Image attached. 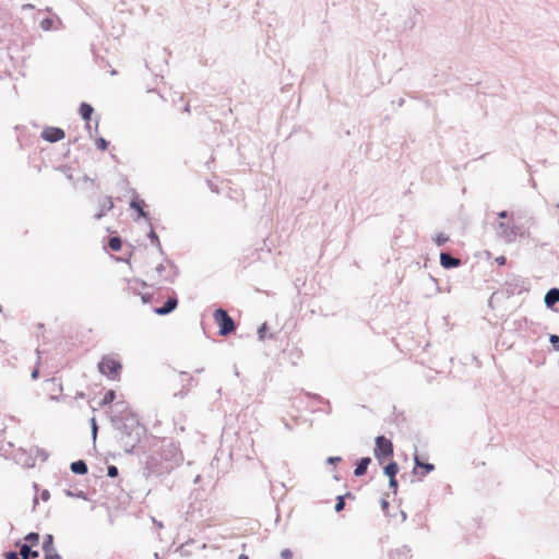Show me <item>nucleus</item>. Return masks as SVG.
<instances>
[{
  "label": "nucleus",
  "mask_w": 559,
  "mask_h": 559,
  "mask_svg": "<svg viewBox=\"0 0 559 559\" xmlns=\"http://www.w3.org/2000/svg\"><path fill=\"white\" fill-rule=\"evenodd\" d=\"M115 429L119 431L120 442L127 453H131L132 449L139 442V427L132 419L130 423L122 421L119 417H111Z\"/></svg>",
  "instance_id": "nucleus-1"
},
{
  "label": "nucleus",
  "mask_w": 559,
  "mask_h": 559,
  "mask_svg": "<svg viewBox=\"0 0 559 559\" xmlns=\"http://www.w3.org/2000/svg\"><path fill=\"white\" fill-rule=\"evenodd\" d=\"M214 320L217 323L219 330L218 334L226 336L235 330V322L231 317L224 309L219 308L214 311Z\"/></svg>",
  "instance_id": "nucleus-2"
},
{
  "label": "nucleus",
  "mask_w": 559,
  "mask_h": 559,
  "mask_svg": "<svg viewBox=\"0 0 559 559\" xmlns=\"http://www.w3.org/2000/svg\"><path fill=\"white\" fill-rule=\"evenodd\" d=\"M121 364L109 356L103 357L98 364L99 372L111 380L119 378Z\"/></svg>",
  "instance_id": "nucleus-3"
},
{
  "label": "nucleus",
  "mask_w": 559,
  "mask_h": 559,
  "mask_svg": "<svg viewBox=\"0 0 559 559\" xmlns=\"http://www.w3.org/2000/svg\"><path fill=\"white\" fill-rule=\"evenodd\" d=\"M519 234L520 227L509 222H500L497 226V235L508 243L515 241Z\"/></svg>",
  "instance_id": "nucleus-4"
},
{
  "label": "nucleus",
  "mask_w": 559,
  "mask_h": 559,
  "mask_svg": "<svg viewBox=\"0 0 559 559\" xmlns=\"http://www.w3.org/2000/svg\"><path fill=\"white\" fill-rule=\"evenodd\" d=\"M393 454V444L384 436L376 438L374 455L377 459L391 456Z\"/></svg>",
  "instance_id": "nucleus-5"
},
{
  "label": "nucleus",
  "mask_w": 559,
  "mask_h": 559,
  "mask_svg": "<svg viewBox=\"0 0 559 559\" xmlns=\"http://www.w3.org/2000/svg\"><path fill=\"white\" fill-rule=\"evenodd\" d=\"M64 135L66 134L62 129L55 127L46 128L41 133L43 139L50 143H55L62 140Z\"/></svg>",
  "instance_id": "nucleus-6"
},
{
  "label": "nucleus",
  "mask_w": 559,
  "mask_h": 559,
  "mask_svg": "<svg viewBox=\"0 0 559 559\" xmlns=\"http://www.w3.org/2000/svg\"><path fill=\"white\" fill-rule=\"evenodd\" d=\"M178 305V299L176 297H169L162 307L155 308L154 312L158 316H166L173 312Z\"/></svg>",
  "instance_id": "nucleus-7"
},
{
  "label": "nucleus",
  "mask_w": 559,
  "mask_h": 559,
  "mask_svg": "<svg viewBox=\"0 0 559 559\" xmlns=\"http://www.w3.org/2000/svg\"><path fill=\"white\" fill-rule=\"evenodd\" d=\"M164 456L166 460L173 461L175 464H179L182 461V455L179 449L170 443L167 449L164 450Z\"/></svg>",
  "instance_id": "nucleus-8"
},
{
  "label": "nucleus",
  "mask_w": 559,
  "mask_h": 559,
  "mask_svg": "<svg viewBox=\"0 0 559 559\" xmlns=\"http://www.w3.org/2000/svg\"><path fill=\"white\" fill-rule=\"evenodd\" d=\"M440 264L444 269H453L461 264V260L452 257L450 253L441 252L440 253Z\"/></svg>",
  "instance_id": "nucleus-9"
},
{
  "label": "nucleus",
  "mask_w": 559,
  "mask_h": 559,
  "mask_svg": "<svg viewBox=\"0 0 559 559\" xmlns=\"http://www.w3.org/2000/svg\"><path fill=\"white\" fill-rule=\"evenodd\" d=\"M546 307L551 308L555 304L559 302V288L549 289L544 298Z\"/></svg>",
  "instance_id": "nucleus-10"
},
{
  "label": "nucleus",
  "mask_w": 559,
  "mask_h": 559,
  "mask_svg": "<svg viewBox=\"0 0 559 559\" xmlns=\"http://www.w3.org/2000/svg\"><path fill=\"white\" fill-rule=\"evenodd\" d=\"M370 463V457H361L356 464L354 475L357 477L365 475Z\"/></svg>",
  "instance_id": "nucleus-11"
},
{
  "label": "nucleus",
  "mask_w": 559,
  "mask_h": 559,
  "mask_svg": "<svg viewBox=\"0 0 559 559\" xmlns=\"http://www.w3.org/2000/svg\"><path fill=\"white\" fill-rule=\"evenodd\" d=\"M71 472L79 475H85L88 471L87 464L83 460L72 462L70 465Z\"/></svg>",
  "instance_id": "nucleus-12"
},
{
  "label": "nucleus",
  "mask_w": 559,
  "mask_h": 559,
  "mask_svg": "<svg viewBox=\"0 0 559 559\" xmlns=\"http://www.w3.org/2000/svg\"><path fill=\"white\" fill-rule=\"evenodd\" d=\"M20 556L22 557V559H29L31 557L36 558L38 557V551L33 550L31 545L24 543L20 545Z\"/></svg>",
  "instance_id": "nucleus-13"
},
{
  "label": "nucleus",
  "mask_w": 559,
  "mask_h": 559,
  "mask_svg": "<svg viewBox=\"0 0 559 559\" xmlns=\"http://www.w3.org/2000/svg\"><path fill=\"white\" fill-rule=\"evenodd\" d=\"M414 462H415L416 467H420L424 469V473L421 474V476H425L426 474H428L435 469L433 464L421 462L417 454H415V456H414Z\"/></svg>",
  "instance_id": "nucleus-14"
},
{
  "label": "nucleus",
  "mask_w": 559,
  "mask_h": 559,
  "mask_svg": "<svg viewBox=\"0 0 559 559\" xmlns=\"http://www.w3.org/2000/svg\"><path fill=\"white\" fill-rule=\"evenodd\" d=\"M93 107L87 104V103H82L80 105V115L82 117V119H84L85 121H88L93 115Z\"/></svg>",
  "instance_id": "nucleus-15"
},
{
  "label": "nucleus",
  "mask_w": 559,
  "mask_h": 559,
  "mask_svg": "<svg viewBox=\"0 0 559 559\" xmlns=\"http://www.w3.org/2000/svg\"><path fill=\"white\" fill-rule=\"evenodd\" d=\"M114 207V202L110 197H107L104 199V202L102 204V210L98 214H96V219L102 218L106 212L110 211Z\"/></svg>",
  "instance_id": "nucleus-16"
},
{
  "label": "nucleus",
  "mask_w": 559,
  "mask_h": 559,
  "mask_svg": "<svg viewBox=\"0 0 559 559\" xmlns=\"http://www.w3.org/2000/svg\"><path fill=\"white\" fill-rule=\"evenodd\" d=\"M57 23L58 25L61 24V21L59 19H57ZM40 27L44 29V31H51L53 28H58V26H56V21L51 17H46L41 22H40Z\"/></svg>",
  "instance_id": "nucleus-17"
},
{
  "label": "nucleus",
  "mask_w": 559,
  "mask_h": 559,
  "mask_svg": "<svg viewBox=\"0 0 559 559\" xmlns=\"http://www.w3.org/2000/svg\"><path fill=\"white\" fill-rule=\"evenodd\" d=\"M115 399H116V392L114 390H108L105 393L103 400L98 403V406L104 407V406L112 403L115 401Z\"/></svg>",
  "instance_id": "nucleus-18"
},
{
  "label": "nucleus",
  "mask_w": 559,
  "mask_h": 559,
  "mask_svg": "<svg viewBox=\"0 0 559 559\" xmlns=\"http://www.w3.org/2000/svg\"><path fill=\"white\" fill-rule=\"evenodd\" d=\"M399 472V465L395 463V462H390L385 467H384V474L389 477V478H392V477H395L396 474Z\"/></svg>",
  "instance_id": "nucleus-19"
},
{
  "label": "nucleus",
  "mask_w": 559,
  "mask_h": 559,
  "mask_svg": "<svg viewBox=\"0 0 559 559\" xmlns=\"http://www.w3.org/2000/svg\"><path fill=\"white\" fill-rule=\"evenodd\" d=\"M142 203H143V201H139V200L133 199L130 202V207L136 210L140 216L146 218L147 217V213L144 212V210L142 207Z\"/></svg>",
  "instance_id": "nucleus-20"
},
{
  "label": "nucleus",
  "mask_w": 559,
  "mask_h": 559,
  "mask_svg": "<svg viewBox=\"0 0 559 559\" xmlns=\"http://www.w3.org/2000/svg\"><path fill=\"white\" fill-rule=\"evenodd\" d=\"M43 550L44 552L55 551L52 535H46L45 540L43 543Z\"/></svg>",
  "instance_id": "nucleus-21"
},
{
  "label": "nucleus",
  "mask_w": 559,
  "mask_h": 559,
  "mask_svg": "<svg viewBox=\"0 0 559 559\" xmlns=\"http://www.w3.org/2000/svg\"><path fill=\"white\" fill-rule=\"evenodd\" d=\"M122 241L119 237H111L108 241V246L112 251H119L121 249Z\"/></svg>",
  "instance_id": "nucleus-22"
},
{
  "label": "nucleus",
  "mask_w": 559,
  "mask_h": 559,
  "mask_svg": "<svg viewBox=\"0 0 559 559\" xmlns=\"http://www.w3.org/2000/svg\"><path fill=\"white\" fill-rule=\"evenodd\" d=\"M25 542L31 544L32 546L37 545L39 542V535L37 533H28L25 536Z\"/></svg>",
  "instance_id": "nucleus-23"
},
{
  "label": "nucleus",
  "mask_w": 559,
  "mask_h": 559,
  "mask_svg": "<svg viewBox=\"0 0 559 559\" xmlns=\"http://www.w3.org/2000/svg\"><path fill=\"white\" fill-rule=\"evenodd\" d=\"M449 240L448 236H445L444 234H439L437 235V237L435 238V241L438 246H443L447 241Z\"/></svg>",
  "instance_id": "nucleus-24"
},
{
  "label": "nucleus",
  "mask_w": 559,
  "mask_h": 559,
  "mask_svg": "<svg viewBox=\"0 0 559 559\" xmlns=\"http://www.w3.org/2000/svg\"><path fill=\"white\" fill-rule=\"evenodd\" d=\"M345 507L344 496H338L335 504V511L341 512Z\"/></svg>",
  "instance_id": "nucleus-25"
},
{
  "label": "nucleus",
  "mask_w": 559,
  "mask_h": 559,
  "mask_svg": "<svg viewBox=\"0 0 559 559\" xmlns=\"http://www.w3.org/2000/svg\"><path fill=\"white\" fill-rule=\"evenodd\" d=\"M266 330H267V325H266V323H263V324L259 328V330H258V335H259V340H260V341H264V340H265V337H266V336H265V332H266Z\"/></svg>",
  "instance_id": "nucleus-26"
},
{
  "label": "nucleus",
  "mask_w": 559,
  "mask_h": 559,
  "mask_svg": "<svg viewBox=\"0 0 559 559\" xmlns=\"http://www.w3.org/2000/svg\"><path fill=\"white\" fill-rule=\"evenodd\" d=\"M96 146L97 148H99L100 151H105L107 147H108V142L103 139V138H99L97 141H96Z\"/></svg>",
  "instance_id": "nucleus-27"
},
{
  "label": "nucleus",
  "mask_w": 559,
  "mask_h": 559,
  "mask_svg": "<svg viewBox=\"0 0 559 559\" xmlns=\"http://www.w3.org/2000/svg\"><path fill=\"white\" fill-rule=\"evenodd\" d=\"M107 475H108L109 477H112V478H114V477H117V476H118V468H117V466H115V465H109V466L107 467Z\"/></svg>",
  "instance_id": "nucleus-28"
},
{
  "label": "nucleus",
  "mask_w": 559,
  "mask_h": 559,
  "mask_svg": "<svg viewBox=\"0 0 559 559\" xmlns=\"http://www.w3.org/2000/svg\"><path fill=\"white\" fill-rule=\"evenodd\" d=\"M148 237L152 240V242L155 243L160 249V242H159L158 236L156 235V233L154 230L150 231Z\"/></svg>",
  "instance_id": "nucleus-29"
},
{
  "label": "nucleus",
  "mask_w": 559,
  "mask_h": 559,
  "mask_svg": "<svg viewBox=\"0 0 559 559\" xmlns=\"http://www.w3.org/2000/svg\"><path fill=\"white\" fill-rule=\"evenodd\" d=\"M45 554V559H61L60 555H58L55 551H48V552H44Z\"/></svg>",
  "instance_id": "nucleus-30"
},
{
  "label": "nucleus",
  "mask_w": 559,
  "mask_h": 559,
  "mask_svg": "<svg viewBox=\"0 0 559 559\" xmlns=\"http://www.w3.org/2000/svg\"><path fill=\"white\" fill-rule=\"evenodd\" d=\"M281 558L282 559H292L293 558V552L289 549H283L281 551Z\"/></svg>",
  "instance_id": "nucleus-31"
},
{
  "label": "nucleus",
  "mask_w": 559,
  "mask_h": 559,
  "mask_svg": "<svg viewBox=\"0 0 559 559\" xmlns=\"http://www.w3.org/2000/svg\"><path fill=\"white\" fill-rule=\"evenodd\" d=\"M91 425H92V435H93V438L95 439L97 436V425H96L95 418L91 419Z\"/></svg>",
  "instance_id": "nucleus-32"
},
{
  "label": "nucleus",
  "mask_w": 559,
  "mask_h": 559,
  "mask_svg": "<svg viewBox=\"0 0 559 559\" xmlns=\"http://www.w3.org/2000/svg\"><path fill=\"white\" fill-rule=\"evenodd\" d=\"M5 558L7 559H22V557L20 558V552L16 554L14 551H9L7 555H5Z\"/></svg>",
  "instance_id": "nucleus-33"
},
{
  "label": "nucleus",
  "mask_w": 559,
  "mask_h": 559,
  "mask_svg": "<svg viewBox=\"0 0 559 559\" xmlns=\"http://www.w3.org/2000/svg\"><path fill=\"white\" fill-rule=\"evenodd\" d=\"M550 343L558 348L559 346V336L558 335H550Z\"/></svg>",
  "instance_id": "nucleus-34"
},
{
  "label": "nucleus",
  "mask_w": 559,
  "mask_h": 559,
  "mask_svg": "<svg viewBox=\"0 0 559 559\" xmlns=\"http://www.w3.org/2000/svg\"><path fill=\"white\" fill-rule=\"evenodd\" d=\"M389 486H390V488H392L394 491H396V489H397V480L395 479V477L390 478V480H389Z\"/></svg>",
  "instance_id": "nucleus-35"
},
{
  "label": "nucleus",
  "mask_w": 559,
  "mask_h": 559,
  "mask_svg": "<svg viewBox=\"0 0 559 559\" xmlns=\"http://www.w3.org/2000/svg\"><path fill=\"white\" fill-rule=\"evenodd\" d=\"M340 461H341V457H340V456H330V457H328L326 463H329V464H335V463H337V462H340Z\"/></svg>",
  "instance_id": "nucleus-36"
},
{
  "label": "nucleus",
  "mask_w": 559,
  "mask_h": 559,
  "mask_svg": "<svg viewBox=\"0 0 559 559\" xmlns=\"http://www.w3.org/2000/svg\"><path fill=\"white\" fill-rule=\"evenodd\" d=\"M189 390H185L182 389L181 391H179L178 393H175L174 396L177 397V396H180V397H183L187 393H188Z\"/></svg>",
  "instance_id": "nucleus-37"
},
{
  "label": "nucleus",
  "mask_w": 559,
  "mask_h": 559,
  "mask_svg": "<svg viewBox=\"0 0 559 559\" xmlns=\"http://www.w3.org/2000/svg\"><path fill=\"white\" fill-rule=\"evenodd\" d=\"M40 497H41L43 500L47 501L49 499V497H50L49 491L48 490H44L41 492Z\"/></svg>",
  "instance_id": "nucleus-38"
},
{
  "label": "nucleus",
  "mask_w": 559,
  "mask_h": 559,
  "mask_svg": "<svg viewBox=\"0 0 559 559\" xmlns=\"http://www.w3.org/2000/svg\"><path fill=\"white\" fill-rule=\"evenodd\" d=\"M496 262L499 264V265H503L506 263V257L501 255V257H498L496 259Z\"/></svg>",
  "instance_id": "nucleus-39"
},
{
  "label": "nucleus",
  "mask_w": 559,
  "mask_h": 559,
  "mask_svg": "<svg viewBox=\"0 0 559 559\" xmlns=\"http://www.w3.org/2000/svg\"><path fill=\"white\" fill-rule=\"evenodd\" d=\"M381 507L383 511H386V509L389 508V502L385 499H382Z\"/></svg>",
  "instance_id": "nucleus-40"
},
{
  "label": "nucleus",
  "mask_w": 559,
  "mask_h": 559,
  "mask_svg": "<svg viewBox=\"0 0 559 559\" xmlns=\"http://www.w3.org/2000/svg\"><path fill=\"white\" fill-rule=\"evenodd\" d=\"M499 218H507L509 216V213L507 211H502L498 214Z\"/></svg>",
  "instance_id": "nucleus-41"
},
{
  "label": "nucleus",
  "mask_w": 559,
  "mask_h": 559,
  "mask_svg": "<svg viewBox=\"0 0 559 559\" xmlns=\"http://www.w3.org/2000/svg\"><path fill=\"white\" fill-rule=\"evenodd\" d=\"M31 9H34V5L31 3H26V4L22 5V10H31Z\"/></svg>",
  "instance_id": "nucleus-42"
},
{
  "label": "nucleus",
  "mask_w": 559,
  "mask_h": 559,
  "mask_svg": "<svg viewBox=\"0 0 559 559\" xmlns=\"http://www.w3.org/2000/svg\"><path fill=\"white\" fill-rule=\"evenodd\" d=\"M155 270L158 274H160L165 270V266L163 264H158Z\"/></svg>",
  "instance_id": "nucleus-43"
},
{
  "label": "nucleus",
  "mask_w": 559,
  "mask_h": 559,
  "mask_svg": "<svg viewBox=\"0 0 559 559\" xmlns=\"http://www.w3.org/2000/svg\"><path fill=\"white\" fill-rule=\"evenodd\" d=\"M150 299H151V296H150V295H142V301H143L144 304L148 302V301H150Z\"/></svg>",
  "instance_id": "nucleus-44"
},
{
  "label": "nucleus",
  "mask_w": 559,
  "mask_h": 559,
  "mask_svg": "<svg viewBox=\"0 0 559 559\" xmlns=\"http://www.w3.org/2000/svg\"><path fill=\"white\" fill-rule=\"evenodd\" d=\"M38 373H39L38 369L33 370V372L31 374L32 379H34V380L37 379L38 378Z\"/></svg>",
  "instance_id": "nucleus-45"
},
{
  "label": "nucleus",
  "mask_w": 559,
  "mask_h": 559,
  "mask_svg": "<svg viewBox=\"0 0 559 559\" xmlns=\"http://www.w3.org/2000/svg\"><path fill=\"white\" fill-rule=\"evenodd\" d=\"M76 397H78V399H83V397H84V393H82V392L78 393V394H76Z\"/></svg>",
  "instance_id": "nucleus-46"
},
{
  "label": "nucleus",
  "mask_w": 559,
  "mask_h": 559,
  "mask_svg": "<svg viewBox=\"0 0 559 559\" xmlns=\"http://www.w3.org/2000/svg\"><path fill=\"white\" fill-rule=\"evenodd\" d=\"M238 559H249V558H248V556H247V555H243V554H242V555H240V556L238 557Z\"/></svg>",
  "instance_id": "nucleus-47"
},
{
  "label": "nucleus",
  "mask_w": 559,
  "mask_h": 559,
  "mask_svg": "<svg viewBox=\"0 0 559 559\" xmlns=\"http://www.w3.org/2000/svg\"><path fill=\"white\" fill-rule=\"evenodd\" d=\"M155 559H159L158 552L154 554Z\"/></svg>",
  "instance_id": "nucleus-48"
},
{
  "label": "nucleus",
  "mask_w": 559,
  "mask_h": 559,
  "mask_svg": "<svg viewBox=\"0 0 559 559\" xmlns=\"http://www.w3.org/2000/svg\"><path fill=\"white\" fill-rule=\"evenodd\" d=\"M402 518H403V520L406 519V514L404 512H402Z\"/></svg>",
  "instance_id": "nucleus-49"
},
{
  "label": "nucleus",
  "mask_w": 559,
  "mask_h": 559,
  "mask_svg": "<svg viewBox=\"0 0 559 559\" xmlns=\"http://www.w3.org/2000/svg\"><path fill=\"white\" fill-rule=\"evenodd\" d=\"M185 110H186V111H189V110H190V109H189V105H187V106L185 107Z\"/></svg>",
  "instance_id": "nucleus-50"
}]
</instances>
